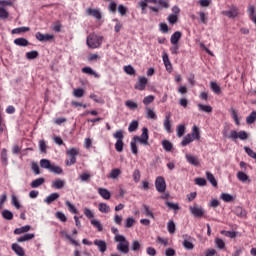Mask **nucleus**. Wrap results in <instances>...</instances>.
I'll list each match as a JSON object with an SVG mask.
<instances>
[{
    "mask_svg": "<svg viewBox=\"0 0 256 256\" xmlns=\"http://www.w3.org/2000/svg\"><path fill=\"white\" fill-rule=\"evenodd\" d=\"M114 240L117 244V251L120 253H123L124 255H127L129 253V241H127V238L125 236L118 234L114 237Z\"/></svg>",
    "mask_w": 256,
    "mask_h": 256,
    "instance_id": "nucleus-1",
    "label": "nucleus"
},
{
    "mask_svg": "<svg viewBox=\"0 0 256 256\" xmlns=\"http://www.w3.org/2000/svg\"><path fill=\"white\" fill-rule=\"evenodd\" d=\"M103 43V36H97L95 33H91L86 39V45L90 49H99Z\"/></svg>",
    "mask_w": 256,
    "mask_h": 256,
    "instance_id": "nucleus-2",
    "label": "nucleus"
},
{
    "mask_svg": "<svg viewBox=\"0 0 256 256\" xmlns=\"http://www.w3.org/2000/svg\"><path fill=\"white\" fill-rule=\"evenodd\" d=\"M79 148H70L66 150V155L69 156L70 160H66L67 167H71V165H75L77 163V155H79Z\"/></svg>",
    "mask_w": 256,
    "mask_h": 256,
    "instance_id": "nucleus-3",
    "label": "nucleus"
},
{
    "mask_svg": "<svg viewBox=\"0 0 256 256\" xmlns=\"http://www.w3.org/2000/svg\"><path fill=\"white\" fill-rule=\"evenodd\" d=\"M114 139H117L116 143H115V149L118 153H122L123 152V139H124V135H123V130H117L114 134H113Z\"/></svg>",
    "mask_w": 256,
    "mask_h": 256,
    "instance_id": "nucleus-4",
    "label": "nucleus"
},
{
    "mask_svg": "<svg viewBox=\"0 0 256 256\" xmlns=\"http://www.w3.org/2000/svg\"><path fill=\"white\" fill-rule=\"evenodd\" d=\"M227 138L232 139V141H235L237 139H240L241 141H246V139H249V134H247L245 130H242L240 132L232 130L230 132V135L227 136Z\"/></svg>",
    "mask_w": 256,
    "mask_h": 256,
    "instance_id": "nucleus-5",
    "label": "nucleus"
},
{
    "mask_svg": "<svg viewBox=\"0 0 256 256\" xmlns=\"http://www.w3.org/2000/svg\"><path fill=\"white\" fill-rule=\"evenodd\" d=\"M229 10H224L222 11V15H225L226 17H228V19H235L237 17H239L240 12H239V7L235 6V5H231L228 6Z\"/></svg>",
    "mask_w": 256,
    "mask_h": 256,
    "instance_id": "nucleus-6",
    "label": "nucleus"
},
{
    "mask_svg": "<svg viewBox=\"0 0 256 256\" xmlns=\"http://www.w3.org/2000/svg\"><path fill=\"white\" fill-rule=\"evenodd\" d=\"M133 141H138L142 145H149V129L147 127L142 128L141 136H134Z\"/></svg>",
    "mask_w": 256,
    "mask_h": 256,
    "instance_id": "nucleus-7",
    "label": "nucleus"
},
{
    "mask_svg": "<svg viewBox=\"0 0 256 256\" xmlns=\"http://www.w3.org/2000/svg\"><path fill=\"white\" fill-rule=\"evenodd\" d=\"M155 187L158 193H165V191H167V183L165 182V178H163V176H158L156 178Z\"/></svg>",
    "mask_w": 256,
    "mask_h": 256,
    "instance_id": "nucleus-8",
    "label": "nucleus"
},
{
    "mask_svg": "<svg viewBox=\"0 0 256 256\" xmlns=\"http://www.w3.org/2000/svg\"><path fill=\"white\" fill-rule=\"evenodd\" d=\"M149 80L146 77H139L138 82L135 84L134 89L137 91H145Z\"/></svg>",
    "mask_w": 256,
    "mask_h": 256,
    "instance_id": "nucleus-9",
    "label": "nucleus"
},
{
    "mask_svg": "<svg viewBox=\"0 0 256 256\" xmlns=\"http://www.w3.org/2000/svg\"><path fill=\"white\" fill-rule=\"evenodd\" d=\"M162 61L164 63L166 71H168V73H171L173 71V65L171 64V60H169V55L167 54V52H163Z\"/></svg>",
    "mask_w": 256,
    "mask_h": 256,
    "instance_id": "nucleus-10",
    "label": "nucleus"
},
{
    "mask_svg": "<svg viewBox=\"0 0 256 256\" xmlns=\"http://www.w3.org/2000/svg\"><path fill=\"white\" fill-rule=\"evenodd\" d=\"M190 212L194 217H203L205 214V210L203 208H199L197 206H190Z\"/></svg>",
    "mask_w": 256,
    "mask_h": 256,
    "instance_id": "nucleus-11",
    "label": "nucleus"
},
{
    "mask_svg": "<svg viewBox=\"0 0 256 256\" xmlns=\"http://www.w3.org/2000/svg\"><path fill=\"white\" fill-rule=\"evenodd\" d=\"M94 245L98 247L100 253H105V251H107V242H105V240L96 239L94 240Z\"/></svg>",
    "mask_w": 256,
    "mask_h": 256,
    "instance_id": "nucleus-12",
    "label": "nucleus"
},
{
    "mask_svg": "<svg viewBox=\"0 0 256 256\" xmlns=\"http://www.w3.org/2000/svg\"><path fill=\"white\" fill-rule=\"evenodd\" d=\"M163 126L167 133H173V129H171V114L165 116Z\"/></svg>",
    "mask_w": 256,
    "mask_h": 256,
    "instance_id": "nucleus-13",
    "label": "nucleus"
},
{
    "mask_svg": "<svg viewBox=\"0 0 256 256\" xmlns=\"http://www.w3.org/2000/svg\"><path fill=\"white\" fill-rule=\"evenodd\" d=\"M86 13H87V15H90V16L94 17L95 19H98V21L101 20V17H102L101 11H99L97 9L88 8L86 10Z\"/></svg>",
    "mask_w": 256,
    "mask_h": 256,
    "instance_id": "nucleus-14",
    "label": "nucleus"
},
{
    "mask_svg": "<svg viewBox=\"0 0 256 256\" xmlns=\"http://www.w3.org/2000/svg\"><path fill=\"white\" fill-rule=\"evenodd\" d=\"M98 194L102 199H106V201H109L111 199V192L107 190L106 188H98Z\"/></svg>",
    "mask_w": 256,
    "mask_h": 256,
    "instance_id": "nucleus-15",
    "label": "nucleus"
},
{
    "mask_svg": "<svg viewBox=\"0 0 256 256\" xmlns=\"http://www.w3.org/2000/svg\"><path fill=\"white\" fill-rule=\"evenodd\" d=\"M186 160L190 165H194V167H199V158L193 156L191 154H186Z\"/></svg>",
    "mask_w": 256,
    "mask_h": 256,
    "instance_id": "nucleus-16",
    "label": "nucleus"
},
{
    "mask_svg": "<svg viewBox=\"0 0 256 256\" xmlns=\"http://www.w3.org/2000/svg\"><path fill=\"white\" fill-rule=\"evenodd\" d=\"M12 251L18 256H25V250L17 243L12 244Z\"/></svg>",
    "mask_w": 256,
    "mask_h": 256,
    "instance_id": "nucleus-17",
    "label": "nucleus"
},
{
    "mask_svg": "<svg viewBox=\"0 0 256 256\" xmlns=\"http://www.w3.org/2000/svg\"><path fill=\"white\" fill-rule=\"evenodd\" d=\"M181 32H179V31H176V32H174L172 35H171V37H170V43L172 44V45H177V44H179V40L181 39Z\"/></svg>",
    "mask_w": 256,
    "mask_h": 256,
    "instance_id": "nucleus-18",
    "label": "nucleus"
},
{
    "mask_svg": "<svg viewBox=\"0 0 256 256\" xmlns=\"http://www.w3.org/2000/svg\"><path fill=\"white\" fill-rule=\"evenodd\" d=\"M57 199H59V193L54 192L44 199V203L51 205V203H53V201H57Z\"/></svg>",
    "mask_w": 256,
    "mask_h": 256,
    "instance_id": "nucleus-19",
    "label": "nucleus"
},
{
    "mask_svg": "<svg viewBox=\"0 0 256 256\" xmlns=\"http://www.w3.org/2000/svg\"><path fill=\"white\" fill-rule=\"evenodd\" d=\"M43 183H45V178H37L30 183V187H32V189H37V187H41Z\"/></svg>",
    "mask_w": 256,
    "mask_h": 256,
    "instance_id": "nucleus-20",
    "label": "nucleus"
},
{
    "mask_svg": "<svg viewBox=\"0 0 256 256\" xmlns=\"http://www.w3.org/2000/svg\"><path fill=\"white\" fill-rule=\"evenodd\" d=\"M28 31H31V28L26 26L18 27L12 30V35H21V33H27Z\"/></svg>",
    "mask_w": 256,
    "mask_h": 256,
    "instance_id": "nucleus-21",
    "label": "nucleus"
},
{
    "mask_svg": "<svg viewBox=\"0 0 256 256\" xmlns=\"http://www.w3.org/2000/svg\"><path fill=\"white\" fill-rule=\"evenodd\" d=\"M29 231H31V226L30 225L22 226V227L16 228L14 230V235H21V234L27 233Z\"/></svg>",
    "mask_w": 256,
    "mask_h": 256,
    "instance_id": "nucleus-22",
    "label": "nucleus"
},
{
    "mask_svg": "<svg viewBox=\"0 0 256 256\" xmlns=\"http://www.w3.org/2000/svg\"><path fill=\"white\" fill-rule=\"evenodd\" d=\"M65 187V181L61 179H56L52 181V188L53 189H63Z\"/></svg>",
    "mask_w": 256,
    "mask_h": 256,
    "instance_id": "nucleus-23",
    "label": "nucleus"
},
{
    "mask_svg": "<svg viewBox=\"0 0 256 256\" xmlns=\"http://www.w3.org/2000/svg\"><path fill=\"white\" fill-rule=\"evenodd\" d=\"M193 140L199 141L201 139V133L199 132V127L193 126L192 133L190 134Z\"/></svg>",
    "mask_w": 256,
    "mask_h": 256,
    "instance_id": "nucleus-24",
    "label": "nucleus"
},
{
    "mask_svg": "<svg viewBox=\"0 0 256 256\" xmlns=\"http://www.w3.org/2000/svg\"><path fill=\"white\" fill-rule=\"evenodd\" d=\"M121 175V169L114 168L110 171L108 177L109 179H119V176Z\"/></svg>",
    "mask_w": 256,
    "mask_h": 256,
    "instance_id": "nucleus-25",
    "label": "nucleus"
},
{
    "mask_svg": "<svg viewBox=\"0 0 256 256\" xmlns=\"http://www.w3.org/2000/svg\"><path fill=\"white\" fill-rule=\"evenodd\" d=\"M14 43L18 46V47H27V45H29V40L25 39V38H16L14 40Z\"/></svg>",
    "mask_w": 256,
    "mask_h": 256,
    "instance_id": "nucleus-26",
    "label": "nucleus"
},
{
    "mask_svg": "<svg viewBox=\"0 0 256 256\" xmlns=\"http://www.w3.org/2000/svg\"><path fill=\"white\" fill-rule=\"evenodd\" d=\"M52 165H53V164H51V161L48 160V159H41V160H40V167H41L42 169H47L48 171H50Z\"/></svg>",
    "mask_w": 256,
    "mask_h": 256,
    "instance_id": "nucleus-27",
    "label": "nucleus"
},
{
    "mask_svg": "<svg viewBox=\"0 0 256 256\" xmlns=\"http://www.w3.org/2000/svg\"><path fill=\"white\" fill-rule=\"evenodd\" d=\"M98 211H100V213H110L111 207H109V205H107V203H99Z\"/></svg>",
    "mask_w": 256,
    "mask_h": 256,
    "instance_id": "nucleus-28",
    "label": "nucleus"
},
{
    "mask_svg": "<svg viewBox=\"0 0 256 256\" xmlns=\"http://www.w3.org/2000/svg\"><path fill=\"white\" fill-rule=\"evenodd\" d=\"M193 136H191V134H187L186 136L183 137L182 141H181V145L182 147H187V145H189L190 143H193Z\"/></svg>",
    "mask_w": 256,
    "mask_h": 256,
    "instance_id": "nucleus-29",
    "label": "nucleus"
},
{
    "mask_svg": "<svg viewBox=\"0 0 256 256\" xmlns=\"http://www.w3.org/2000/svg\"><path fill=\"white\" fill-rule=\"evenodd\" d=\"M82 73H85L86 75H92L96 79H99V74L94 72L93 68H91V67H84V68H82Z\"/></svg>",
    "mask_w": 256,
    "mask_h": 256,
    "instance_id": "nucleus-30",
    "label": "nucleus"
},
{
    "mask_svg": "<svg viewBox=\"0 0 256 256\" xmlns=\"http://www.w3.org/2000/svg\"><path fill=\"white\" fill-rule=\"evenodd\" d=\"M31 239H35V234H25L24 236L17 238V241L18 243H23L25 241H31Z\"/></svg>",
    "mask_w": 256,
    "mask_h": 256,
    "instance_id": "nucleus-31",
    "label": "nucleus"
},
{
    "mask_svg": "<svg viewBox=\"0 0 256 256\" xmlns=\"http://www.w3.org/2000/svg\"><path fill=\"white\" fill-rule=\"evenodd\" d=\"M199 111H202L203 113H213V107L209 105L204 104H198Z\"/></svg>",
    "mask_w": 256,
    "mask_h": 256,
    "instance_id": "nucleus-32",
    "label": "nucleus"
},
{
    "mask_svg": "<svg viewBox=\"0 0 256 256\" xmlns=\"http://www.w3.org/2000/svg\"><path fill=\"white\" fill-rule=\"evenodd\" d=\"M50 173H54L55 175H63V168L52 164L51 168H50Z\"/></svg>",
    "mask_w": 256,
    "mask_h": 256,
    "instance_id": "nucleus-33",
    "label": "nucleus"
},
{
    "mask_svg": "<svg viewBox=\"0 0 256 256\" xmlns=\"http://www.w3.org/2000/svg\"><path fill=\"white\" fill-rule=\"evenodd\" d=\"M145 110L147 119L157 120V114L155 113V111H153V109L146 107Z\"/></svg>",
    "mask_w": 256,
    "mask_h": 256,
    "instance_id": "nucleus-34",
    "label": "nucleus"
},
{
    "mask_svg": "<svg viewBox=\"0 0 256 256\" xmlns=\"http://www.w3.org/2000/svg\"><path fill=\"white\" fill-rule=\"evenodd\" d=\"M206 179L211 183L213 187H217V180L211 172H206Z\"/></svg>",
    "mask_w": 256,
    "mask_h": 256,
    "instance_id": "nucleus-35",
    "label": "nucleus"
},
{
    "mask_svg": "<svg viewBox=\"0 0 256 256\" xmlns=\"http://www.w3.org/2000/svg\"><path fill=\"white\" fill-rule=\"evenodd\" d=\"M37 57H39V52L37 50H32L26 53V59H28L29 61L37 59Z\"/></svg>",
    "mask_w": 256,
    "mask_h": 256,
    "instance_id": "nucleus-36",
    "label": "nucleus"
},
{
    "mask_svg": "<svg viewBox=\"0 0 256 256\" xmlns=\"http://www.w3.org/2000/svg\"><path fill=\"white\" fill-rule=\"evenodd\" d=\"M256 121V111H252L248 117H246V123L248 125H253Z\"/></svg>",
    "mask_w": 256,
    "mask_h": 256,
    "instance_id": "nucleus-37",
    "label": "nucleus"
},
{
    "mask_svg": "<svg viewBox=\"0 0 256 256\" xmlns=\"http://www.w3.org/2000/svg\"><path fill=\"white\" fill-rule=\"evenodd\" d=\"M185 124H179L176 128L177 137H183L185 135Z\"/></svg>",
    "mask_w": 256,
    "mask_h": 256,
    "instance_id": "nucleus-38",
    "label": "nucleus"
},
{
    "mask_svg": "<svg viewBox=\"0 0 256 256\" xmlns=\"http://www.w3.org/2000/svg\"><path fill=\"white\" fill-rule=\"evenodd\" d=\"M143 209H144V215H146V217H150V219H155V215L153 214V211H151V208H149L148 205H143Z\"/></svg>",
    "mask_w": 256,
    "mask_h": 256,
    "instance_id": "nucleus-39",
    "label": "nucleus"
},
{
    "mask_svg": "<svg viewBox=\"0 0 256 256\" xmlns=\"http://www.w3.org/2000/svg\"><path fill=\"white\" fill-rule=\"evenodd\" d=\"M210 89L213 91V93H216V95L221 93V87L217 85V82H210Z\"/></svg>",
    "mask_w": 256,
    "mask_h": 256,
    "instance_id": "nucleus-40",
    "label": "nucleus"
},
{
    "mask_svg": "<svg viewBox=\"0 0 256 256\" xmlns=\"http://www.w3.org/2000/svg\"><path fill=\"white\" fill-rule=\"evenodd\" d=\"M229 111L231 113L232 119L235 121V124L237 126L241 125V123L239 122V116L237 115V110H235L234 108H231Z\"/></svg>",
    "mask_w": 256,
    "mask_h": 256,
    "instance_id": "nucleus-41",
    "label": "nucleus"
},
{
    "mask_svg": "<svg viewBox=\"0 0 256 256\" xmlns=\"http://www.w3.org/2000/svg\"><path fill=\"white\" fill-rule=\"evenodd\" d=\"M65 205H66V207H68V210L70 211V213H73L74 215H77V213H79V211L77 210L75 205H73L71 202H69V200H67L65 202Z\"/></svg>",
    "mask_w": 256,
    "mask_h": 256,
    "instance_id": "nucleus-42",
    "label": "nucleus"
},
{
    "mask_svg": "<svg viewBox=\"0 0 256 256\" xmlns=\"http://www.w3.org/2000/svg\"><path fill=\"white\" fill-rule=\"evenodd\" d=\"M137 143H139V141H135L132 138V141L130 142V147H131V152L133 153V155H138L139 150L137 149Z\"/></svg>",
    "mask_w": 256,
    "mask_h": 256,
    "instance_id": "nucleus-43",
    "label": "nucleus"
},
{
    "mask_svg": "<svg viewBox=\"0 0 256 256\" xmlns=\"http://www.w3.org/2000/svg\"><path fill=\"white\" fill-rule=\"evenodd\" d=\"M2 217H3V219H6L7 221H12L13 212H11L9 210H3L2 211Z\"/></svg>",
    "mask_w": 256,
    "mask_h": 256,
    "instance_id": "nucleus-44",
    "label": "nucleus"
},
{
    "mask_svg": "<svg viewBox=\"0 0 256 256\" xmlns=\"http://www.w3.org/2000/svg\"><path fill=\"white\" fill-rule=\"evenodd\" d=\"M162 147L167 152L171 151L173 149V144L169 140H163L162 141Z\"/></svg>",
    "mask_w": 256,
    "mask_h": 256,
    "instance_id": "nucleus-45",
    "label": "nucleus"
},
{
    "mask_svg": "<svg viewBox=\"0 0 256 256\" xmlns=\"http://www.w3.org/2000/svg\"><path fill=\"white\" fill-rule=\"evenodd\" d=\"M220 199H222V201H224L225 203H231L234 198L231 194L222 193Z\"/></svg>",
    "mask_w": 256,
    "mask_h": 256,
    "instance_id": "nucleus-46",
    "label": "nucleus"
},
{
    "mask_svg": "<svg viewBox=\"0 0 256 256\" xmlns=\"http://www.w3.org/2000/svg\"><path fill=\"white\" fill-rule=\"evenodd\" d=\"M132 177L135 183H139V181H141V171H139V169H135L133 171Z\"/></svg>",
    "mask_w": 256,
    "mask_h": 256,
    "instance_id": "nucleus-47",
    "label": "nucleus"
},
{
    "mask_svg": "<svg viewBox=\"0 0 256 256\" xmlns=\"http://www.w3.org/2000/svg\"><path fill=\"white\" fill-rule=\"evenodd\" d=\"M139 127V122L137 120L132 121L129 124L128 131L130 133H133V131H137V128Z\"/></svg>",
    "mask_w": 256,
    "mask_h": 256,
    "instance_id": "nucleus-48",
    "label": "nucleus"
},
{
    "mask_svg": "<svg viewBox=\"0 0 256 256\" xmlns=\"http://www.w3.org/2000/svg\"><path fill=\"white\" fill-rule=\"evenodd\" d=\"M125 105L128 109H131L132 111H135V109H137L138 107L137 102H134L132 100L126 101Z\"/></svg>",
    "mask_w": 256,
    "mask_h": 256,
    "instance_id": "nucleus-49",
    "label": "nucleus"
},
{
    "mask_svg": "<svg viewBox=\"0 0 256 256\" xmlns=\"http://www.w3.org/2000/svg\"><path fill=\"white\" fill-rule=\"evenodd\" d=\"M113 21L116 23L114 26V31L115 33H119L121 29H123V24L117 18H115Z\"/></svg>",
    "mask_w": 256,
    "mask_h": 256,
    "instance_id": "nucleus-50",
    "label": "nucleus"
},
{
    "mask_svg": "<svg viewBox=\"0 0 256 256\" xmlns=\"http://www.w3.org/2000/svg\"><path fill=\"white\" fill-rule=\"evenodd\" d=\"M0 19H9V12L3 6H0Z\"/></svg>",
    "mask_w": 256,
    "mask_h": 256,
    "instance_id": "nucleus-51",
    "label": "nucleus"
},
{
    "mask_svg": "<svg viewBox=\"0 0 256 256\" xmlns=\"http://www.w3.org/2000/svg\"><path fill=\"white\" fill-rule=\"evenodd\" d=\"M135 225V218L129 217L125 220V227L126 229H131Z\"/></svg>",
    "mask_w": 256,
    "mask_h": 256,
    "instance_id": "nucleus-52",
    "label": "nucleus"
},
{
    "mask_svg": "<svg viewBox=\"0 0 256 256\" xmlns=\"http://www.w3.org/2000/svg\"><path fill=\"white\" fill-rule=\"evenodd\" d=\"M178 20H179V17H177V15H174V14H170L167 17V21L168 23H170V25H175V23H177Z\"/></svg>",
    "mask_w": 256,
    "mask_h": 256,
    "instance_id": "nucleus-53",
    "label": "nucleus"
},
{
    "mask_svg": "<svg viewBox=\"0 0 256 256\" xmlns=\"http://www.w3.org/2000/svg\"><path fill=\"white\" fill-rule=\"evenodd\" d=\"M91 225H93V227H95L99 232L103 231V225H101V222L98 220L92 219Z\"/></svg>",
    "mask_w": 256,
    "mask_h": 256,
    "instance_id": "nucleus-54",
    "label": "nucleus"
},
{
    "mask_svg": "<svg viewBox=\"0 0 256 256\" xmlns=\"http://www.w3.org/2000/svg\"><path fill=\"white\" fill-rule=\"evenodd\" d=\"M73 95L78 98L83 97L85 95V90H83V88H76L73 91Z\"/></svg>",
    "mask_w": 256,
    "mask_h": 256,
    "instance_id": "nucleus-55",
    "label": "nucleus"
},
{
    "mask_svg": "<svg viewBox=\"0 0 256 256\" xmlns=\"http://www.w3.org/2000/svg\"><path fill=\"white\" fill-rule=\"evenodd\" d=\"M154 101H155V96L148 95V96L144 97L143 104L144 105H151V103H153Z\"/></svg>",
    "mask_w": 256,
    "mask_h": 256,
    "instance_id": "nucleus-56",
    "label": "nucleus"
},
{
    "mask_svg": "<svg viewBox=\"0 0 256 256\" xmlns=\"http://www.w3.org/2000/svg\"><path fill=\"white\" fill-rule=\"evenodd\" d=\"M182 245H183V247H185L188 251H191L192 249H195V245L192 244V242L189 241V240H184V241L182 242Z\"/></svg>",
    "mask_w": 256,
    "mask_h": 256,
    "instance_id": "nucleus-57",
    "label": "nucleus"
},
{
    "mask_svg": "<svg viewBox=\"0 0 256 256\" xmlns=\"http://www.w3.org/2000/svg\"><path fill=\"white\" fill-rule=\"evenodd\" d=\"M215 245H216L217 249H224L225 248V241H223V239H221V238H216L215 239Z\"/></svg>",
    "mask_w": 256,
    "mask_h": 256,
    "instance_id": "nucleus-58",
    "label": "nucleus"
},
{
    "mask_svg": "<svg viewBox=\"0 0 256 256\" xmlns=\"http://www.w3.org/2000/svg\"><path fill=\"white\" fill-rule=\"evenodd\" d=\"M141 249V243H139V240H133L131 245L132 251H139Z\"/></svg>",
    "mask_w": 256,
    "mask_h": 256,
    "instance_id": "nucleus-59",
    "label": "nucleus"
},
{
    "mask_svg": "<svg viewBox=\"0 0 256 256\" xmlns=\"http://www.w3.org/2000/svg\"><path fill=\"white\" fill-rule=\"evenodd\" d=\"M124 71L127 75H135V68L131 65L124 66Z\"/></svg>",
    "mask_w": 256,
    "mask_h": 256,
    "instance_id": "nucleus-60",
    "label": "nucleus"
},
{
    "mask_svg": "<svg viewBox=\"0 0 256 256\" xmlns=\"http://www.w3.org/2000/svg\"><path fill=\"white\" fill-rule=\"evenodd\" d=\"M158 5L162 7V9H169V0H157Z\"/></svg>",
    "mask_w": 256,
    "mask_h": 256,
    "instance_id": "nucleus-61",
    "label": "nucleus"
},
{
    "mask_svg": "<svg viewBox=\"0 0 256 256\" xmlns=\"http://www.w3.org/2000/svg\"><path fill=\"white\" fill-rule=\"evenodd\" d=\"M167 229L169 233H175V222H173V220L168 221Z\"/></svg>",
    "mask_w": 256,
    "mask_h": 256,
    "instance_id": "nucleus-62",
    "label": "nucleus"
},
{
    "mask_svg": "<svg viewBox=\"0 0 256 256\" xmlns=\"http://www.w3.org/2000/svg\"><path fill=\"white\" fill-rule=\"evenodd\" d=\"M237 177L239 179V181H242L243 183H245V181H247L249 179V176H247V174H245L244 172H238L237 173Z\"/></svg>",
    "mask_w": 256,
    "mask_h": 256,
    "instance_id": "nucleus-63",
    "label": "nucleus"
},
{
    "mask_svg": "<svg viewBox=\"0 0 256 256\" xmlns=\"http://www.w3.org/2000/svg\"><path fill=\"white\" fill-rule=\"evenodd\" d=\"M194 181L199 187H205V185H207V180H205V178H195Z\"/></svg>",
    "mask_w": 256,
    "mask_h": 256,
    "instance_id": "nucleus-64",
    "label": "nucleus"
}]
</instances>
